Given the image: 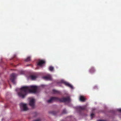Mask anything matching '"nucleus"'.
Here are the masks:
<instances>
[{
  "label": "nucleus",
  "mask_w": 121,
  "mask_h": 121,
  "mask_svg": "<svg viewBox=\"0 0 121 121\" xmlns=\"http://www.w3.org/2000/svg\"><path fill=\"white\" fill-rule=\"evenodd\" d=\"M35 103V100L34 99H31L30 101L29 104L32 107H34Z\"/></svg>",
  "instance_id": "nucleus-5"
},
{
  "label": "nucleus",
  "mask_w": 121,
  "mask_h": 121,
  "mask_svg": "<svg viewBox=\"0 0 121 121\" xmlns=\"http://www.w3.org/2000/svg\"><path fill=\"white\" fill-rule=\"evenodd\" d=\"M10 87L11 88V85H10Z\"/></svg>",
  "instance_id": "nucleus-22"
},
{
  "label": "nucleus",
  "mask_w": 121,
  "mask_h": 121,
  "mask_svg": "<svg viewBox=\"0 0 121 121\" xmlns=\"http://www.w3.org/2000/svg\"><path fill=\"white\" fill-rule=\"evenodd\" d=\"M37 89V87L35 86H23L20 88V91L18 93V95L22 98H24L28 92L36 93Z\"/></svg>",
  "instance_id": "nucleus-1"
},
{
  "label": "nucleus",
  "mask_w": 121,
  "mask_h": 121,
  "mask_svg": "<svg viewBox=\"0 0 121 121\" xmlns=\"http://www.w3.org/2000/svg\"><path fill=\"white\" fill-rule=\"evenodd\" d=\"M98 121H105V120H98Z\"/></svg>",
  "instance_id": "nucleus-21"
},
{
  "label": "nucleus",
  "mask_w": 121,
  "mask_h": 121,
  "mask_svg": "<svg viewBox=\"0 0 121 121\" xmlns=\"http://www.w3.org/2000/svg\"><path fill=\"white\" fill-rule=\"evenodd\" d=\"M80 100L82 102H84L86 100L85 98L83 96H81L80 97Z\"/></svg>",
  "instance_id": "nucleus-10"
},
{
  "label": "nucleus",
  "mask_w": 121,
  "mask_h": 121,
  "mask_svg": "<svg viewBox=\"0 0 121 121\" xmlns=\"http://www.w3.org/2000/svg\"><path fill=\"white\" fill-rule=\"evenodd\" d=\"M16 74L14 73H12L10 76V80L14 84H15V79L16 76Z\"/></svg>",
  "instance_id": "nucleus-4"
},
{
  "label": "nucleus",
  "mask_w": 121,
  "mask_h": 121,
  "mask_svg": "<svg viewBox=\"0 0 121 121\" xmlns=\"http://www.w3.org/2000/svg\"><path fill=\"white\" fill-rule=\"evenodd\" d=\"M41 120L40 118H38L34 121H40Z\"/></svg>",
  "instance_id": "nucleus-19"
},
{
  "label": "nucleus",
  "mask_w": 121,
  "mask_h": 121,
  "mask_svg": "<svg viewBox=\"0 0 121 121\" xmlns=\"http://www.w3.org/2000/svg\"><path fill=\"white\" fill-rule=\"evenodd\" d=\"M45 63V61L43 60H40L37 64L39 66H41L43 64Z\"/></svg>",
  "instance_id": "nucleus-8"
},
{
  "label": "nucleus",
  "mask_w": 121,
  "mask_h": 121,
  "mask_svg": "<svg viewBox=\"0 0 121 121\" xmlns=\"http://www.w3.org/2000/svg\"><path fill=\"white\" fill-rule=\"evenodd\" d=\"M43 78L46 80H51L52 79L50 75H48L47 76H45L43 77Z\"/></svg>",
  "instance_id": "nucleus-7"
},
{
  "label": "nucleus",
  "mask_w": 121,
  "mask_h": 121,
  "mask_svg": "<svg viewBox=\"0 0 121 121\" xmlns=\"http://www.w3.org/2000/svg\"><path fill=\"white\" fill-rule=\"evenodd\" d=\"M30 57H28L25 60V61L28 62L30 61Z\"/></svg>",
  "instance_id": "nucleus-14"
},
{
  "label": "nucleus",
  "mask_w": 121,
  "mask_h": 121,
  "mask_svg": "<svg viewBox=\"0 0 121 121\" xmlns=\"http://www.w3.org/2000/svg\"><path fill=\"white\" fill-rule=\"evenodd\" d=\"M118 111L119 112H121V109H118Z\"/></svg>",
  "instance_id": "nucleus-20"
},
{
  "label": "nucleus",
  "mask_w": 121,
  "mask_h": 121,
  "mask_svg": "<svg viewBox=\"0 0 121 121\" xmlns=\"http://www.w3.org/2000/svg\"><path fill=\"white\" fill-rule=\"evenodd\" d=\"M20 106L22 110L23 111H26L27 110L28 108L26 104L22 103L20 104Z\"/></svg>",
  "instance_id": "nucleus-3"
},
{
  "label": "nucleus",
  "mask_w": 121,
  "mask_h": 121,
  "mask_svg": "<svg viewBox=\"0 0 121 121\" xmlns=\"http://www.w3.org/2000/svg\"><path fill=\"white\" fill-rule=\"evenodd\" d=\"M70 99L69 97L61 98L52 97H51L49 100H48L47 102L48 103H50L54 101H59L60 102L69 103L70 102Z\"/></svg>",
  "instance_id": "nucleus-2"
},
{
  "label": "nucleus",
  "mask_w": 121,
  "mask_h": 121,
  "mask_svg": "<svg viewBox=\"0 0 121 121\" xmlns=\"http://www.w3.org/2000/svg\"><path fill=\"white\" fill-rule=\"evenodd\" d=\"M30 77L33 80L35 79L37 77V76L31 75L30 76Z\"/></svg>",
  "instance_id": "nucleus-12"
},
{
  "label": "nucleus",
  "mask_w": 121,
  "mask_h": 121,
  "mask_svg": "<svg viewBox=\"0 0 121 121\" xmlns=\"http://www.w3.org/2000/svg\"><path fill=\"white\" fill-rule=\"evenodd\" d=\"M94 113H92L91 115V117L92 118L93 117H94Z\"/></svg>",
  "instance_id": "nucleus-18"
},
{
  "label": "nucleus",
  "mask_w": 121,
  "mask_h": 121,
  "mask_svg": "<svg viewBox=\"0 0 121 121\" xmlns=\"http://www.w3.org/2000/svg\"><path fill=\"white\" fill-rule=\"evenodd\" d=\"M61 82L65 84V85L66 86L70 87L71 89H73V86H72L71 85V84H69L68 82H66L64 80H62L61 81Z\"/></svg>",
  "instance_id": "nucleus-6"
},
{
  "label": "nucleus",
  "mask_w": 121,
  "mask_h": 121,
  "mask_svg": "<svg viewBox=\"0 0 121 121\" xmlns=\"http://www.w3.org/2000/svg\"><path fill=\"white\" fill-rule=\"evenodd\" d=\"M49 69L51 71H52L54 69V67L52 66H50L49 67Z\"/></svg>",
  "instance_id": "nucleus-16"
},
{
  "label": "nucleus",
  "mask_w": 121,
  "mask_h": 121,
  "mask_svg": "<svg viewBox=\"0 0 121 121\" xmlns=\"http://www.w3.org/2000/svg\"><path fill=\"white\" fill-rule=\"evenodd\" d=\"M95 70L93 67H91L89 70V72L91 73H93L95 71Z\"/></svg>",
  "instance_id": "nucleus-11"
},
{
  "label": "nucleus",
  "mask_w": 121,
  "mask_h": 121,
  "mask_svg": "<svg viewBox=\"0 0 121 121\" xmlns=\"http://www.w3.org/2000/svg\"><path fill=\"white\" fill-rule=\"evenodd\" d=\"M49 113L54 115H55L57 113L55 111L50 112Z\"/></svg>",
  "instance_id": "nucleus-15"
},
{
  "label": "nucleus",
  "mask_w": 121,
  "mask_h": 121,
  "mask_svg": "<svg viewBox=\"0 0 121 121\" xmlns=\"http://www.w3.org/2000/svg\"><path fill=\"white\" fill-rule=\"evenodd\" d=\"M86 108V107L85 106L83 107L79 106L77 107V109L80 111L83 110L85 109Z\"/></svg>",
  "instance_id": "nucleus-9"
},
{
  "label": "nucleus",
  "mask_w": 121,
  "mask_h": 121,
  "mask_svg": "<svg viewBox=\"0 0 121 121\" xmlns=\"http://www.w3.org/2000/svg\"><path fill=\"white\" fill-rule=\"evenodd\" d=\"M52 91L53 93L54 94H59L60 92L59 91L55 90H53Z\"/></svg>",
  "instance_id": "nucleus-13"
},
{
  "label": "nucleus",
  "mask_w": 121,
  "mask_h": 121,
  "mask_svg": "<svg viewBox=\"0 0 121 121\" xmlns=\"http://www.w3.org/2000/svg\"><path fill=\"white\" fill-rule=\"evenodd\" d=\"M66 111L65 109H64L62 112V113L63 114H65L66 113Z\"/></svg>",
  "instance_id": "nucleus-17"
}]
</instances>
